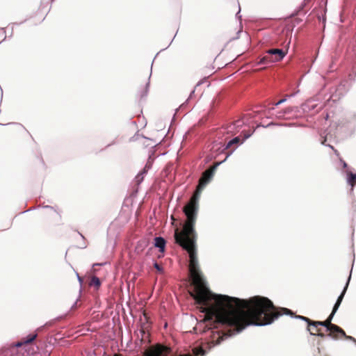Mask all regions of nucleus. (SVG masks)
Listing matches in <instances>:
<instances>
[{"mask_svg": "<svg viewBox=\"0 0 356 356\" xmlns=\"http://www.w3.org/2000/svg\"><path fill=\"white\" fill-rule=\"evenodd\" d=\"M25 128L19 123H10L5 129L4 131L6 134L10 136H17L24 131Z\"/></svg>", "mask_w": 356, "mask_h": 356, "instance_id": "7ed1b4c3", "label": "nucleus"}, {"mask_svg": "<svg viewBox=\"0 0 356 356\" xmlns=\"http://www.w3.org/2000/svg\"><path fill=\"white\" fill-rule=\"evenodd\" d=\"M269 53L273 55L274 60L276 62L280 61L287 54V50L280 49H270Z\"/></svg>", "mask_w": 356, "mask_h": 356, "instance_id": "423d86ee", "label": "nucleus"}, {"mask_svg": "<svg viewBox=\"0 0 356 356\" xmlns=\"http://www.w3.org/2000/svg\"><path fill=\"white\" fill-rule=\"evenodd\" d=\"M136 179H137V181L140 182V181L143 180V173H140L138 174L137 176H136Z\"/></svg>", "mask_w": 356, "mask_h": 356, "instance_id": "6ab92c4d", "label": "nucleus"}, {"mask_svg": "<svg viewBox=\"0 0 356 356\" xmlns=\"http://www.w3.org/2000/svg\"><path fill=\"white\" fill-rule=\"evenodd\" d=\"M348 282H347V283H346V286H345V287H344V289H343V290L342 293H341V295L338 297L337 300V302H336L335 305H334V312H337V309H338V308H339V307L340 306V305H341V302H342V300H343V296H344V295H345V293H346V289H347V288H348Z\"/></svg>", "mask_w": 356, "mask_h": 356, "instance_id": "1a4fd4ad", "label": "nucleus"}, {"mask_svg": "<svg viewBox=\"0 0 356 356\" xmlns=\"http://www.w3.org/2000/svg\"><path fill=\"white\" fill-rule=\"evenodd\" d=\"M296 318L301 319L308 324L309 326H323L326 328V330L328 331L334 325L332 324L330 319H326L324 321H314L311 320L310 318L303 316H296Z\"/></svg>", "mask_w": 356, "mask_h": 356, "instance_id": "f03ea898", "label": "nucleus"}, {"mask_svg": "<svg viewBox=\"0 0 356 356\" xmlns=\"http://www.w3.org/2000/svg\"><path fill=\"white\" fill-rule=\"evenodd\" d=\"M325 142H326V138H325V139L323 140V141L322 142V144H323V145H325Z\"/></svg>", "mask_w": 356, "mask_h": 356, "instance_id": "393cba45", "label": "nucleus"}, {"mask_svg": "<svg viewBox=\"0 0 356 356\" xmlns=\"http://www.w3.org/2000/svg\"><path fill=\"white\" fill-rule=\"evenodd\" d=\"M251 134H251V133H250V134H248V135H245V138H248L249 136H251Z\"/></svg>", "mask_w": 356, "mask_h": 356, "instance_id": "b1692460", "label": "nucleus"}, {"mask_svg": "<svg viewBox=\"0 0 356 356\" xmlns=\"http://www.w3.org/2000/svg\"><path fill=\"white\" fill-rule=\"evenodd\" d=\"M329 146L330 147V148H331L332 149H333V150H334V153H335L336 154H337V155L339 154L338 151H337V149H334V147L333 146H332V145H329Z\"/></svg>", "mask_w": 356, "mask_h": 356, "instance_id": "412c9836", "label": "nucleus"}, {"mask_svg": "<svg viewBox=\"0 0 356 356\" xmlns=\"http://www.w3.org/2000/svg\"><path fill=\"white\" fill-rule=\"evenodd\" d=\"M307 330L312 335H318L321 337H325V334L321 332V328L318 326H309L307 325Z\"/></svg>", "mask_w": 356, "mask_h": 356, "instance_id": "6e6552de", "label": "nucleus"}, {"mask_svg": "<svg viewBox=\"0 0 356 356\" xmlns=\"http://www.w3.org/2000/svg\"><path fill=\"white\" fill-rule=\"evenodd\" d=\"M155 246L160 249L161 252H163L165 245V241L162 237L155 238Z\"/></svg>", "mask_w": 356, "mask_h": 356, "instance_id": "9d476101", "label": "nucleus"}, {"mask_svg": "<svg viewBox=\"0 0 356 356\" xmlns=\"http://www.w3.org/2000/svg\"><path fill=\"white\" fill-rule=\"evenodd\" d=\"M327 332H329L326 336L330 337L334 339H339L346 336L343 330L335 324Z\"/></svg>", "mask_w": 356, "mask_h": 356, "instance_id": "20e7f679", "label": "nucleus"}, {"mask_svg": "<svg viewBox=\"0 0 356 356\" xmlns=\"http://www.w3.org/2000/svg\"><path fill=\"white\" fill-rule=\"evenodd\" d=\"M347 181L351 186V190L353 191L356 183V174L349 172L348 173Z\"/></svg>", "mask_w": 356, "mask_h": 356, "instance_id": "f8f14e48", "label": "nucleus"}, {"mask_svg": "<svg viewBox=\"0 0 356 356\" xmlns=\"http://www.w3.org/2000/svg\"><path fill=\"white\" fill-rule=\"evenodd\" d=\"M213 69H214V67H212V66H209V67H207L205 68H202L201 70H202V75H204L205 76H210L211 74H213Z\"/></svg>", "mask_w": 356, "mask_h": 356, "instance_id": "4468645a", "label": "nucleus"}, {"mask_svg": "<svg viewBox=\"0 0 356 356\" xmlns=\"http://www.w3.org/2000/svg\"><path fill=\"white\" fill-rule=\"evenodd\" d=\"M236 123L238 127L241 125V122L240 120L237 121Z\"/></svg>", "mask_w": 356, "mask_h": 356, "instance_id": "5701e85b", "label": "nucleus"}, {"mask_svg": "<svg viewBox=\"0 0 356 356\" xmlns=\"http://www.w3.org/2000/svg\"><path fill=\"white\" fill-rule=\"evenodd\" d=\"M216 165L206 170L199 180L196 191L184 207L186 220L181 232L176 228L175 239L189 254V273L193 290L189 291L198 305H202L205 315H293L291 310L277 308L268 298L254 296L248 300L239 299L225 295L213 294L207 286L199 269L195 243L197 234L195 224L198 211V201L204 187L211 181Z\"/></svg>", "mask_w": 356, "mask_h": 356, "instance_id": "f257e3e1", "label": "nucleus"}, {"mask_svg": "<svg viewBox=\"0 0 356 356\" xmlns=\"http://www.w3.org/2000/svg\"><path fill=\"white\" fill-rule=\"evenodd\" d=\"M154 267L160 273H162L163 270V268L157 263H154Z\"/></svg>", "mask_w": 356, "mask_h": 356, "instance_id": "f3484780", "label": "nucleus"}, {"mask_svg": "<svg viewBox=\"0 0 356 356\" xmlns=\"http://www.w3.org/2000/svg\"><path fill=\"white\" fill-rule=\"evenodd\" d=\"M171 218H172V220H175V219L173 216H172Z\"/></svg>", "mask_w": 356, "mask_h": 356, "instance_id": "bb28decb", "label": "nucleus"}, {"mask_svg": "<svg viewBox=\"0 0 356 356\" xmlns=\"http://www.w3.org/2000/svg\"><path fill=\"white\" fill-rule=\"evenodd\" d=\"M239 142H240L239 138L238 137H236V138H233L232 140H229L227 143V145L226 147L227 148L231 147L232 145L238 144Z\"/></svg>", "mask_w": 356, "mask_h": 356, "instance_id": "2eb2a0df", "label": "nucleus"}, {"mask_svg": "<svg viewBox=\"0 0 356 356\" xmlns=\"http://www.w3.org/2000/svg\"><path fill=\"white\" fill-rule=\"evenodd\" d=\"M36 334L29 335L27 337V339L24 341L25 343H31L36 337Z\"/></svg>", "mask_w": 356, "mask_h": 356, "instance_id": "dca6fc26", "label": "nucleus"}, {"mask_svg": "<svg viewBox=\"0 0 356 356\" xmlns=\"http://www.w3.org/2000/svg\"><path fill=\"white\" fill-rule=\"evenodd\" d=\"M343 166L344 167H346L347 166V164L346 163H343Z\"/></svg>", "mask_w": 356, "mask_h": 356, "instance_id": "cd10ccee", "label": "nucleus"}, {"mask_svg": "<svg viewBox=\"0 0 356 356\" xmlns=\"http://www.w3.org/2000/svg\"><path fill=\"white\" fill-rule=\"evenodd\" d=\"M343 337H346V339H350V340H352V341H355V339L353 337H350V336H346H346H343Z\"/></svg>", "mask_w": 356, "mask_h": 356, "instance_id": "aec40b11", "label": "nucleus"}, {"mask_svg": "<svg viewBox=\"0 0 356 356\" xmlns=\"http://www.w3.org/2000/svg\"><path fill=\"white\" fill-rule=\"evenodd\" d=\"M275 62L276 61L274 60L273 55H271V54L269 53V50H268L266 51V54L260 59L258 63L261 65H267Z\"/></svg>", "mask_w": 356, "mask_h": 356, "instance_id": "0eeeda50", "label": "nucleus"}, {"mask_svg": "<svg viewBox=\"0 0 356 356\" xmlns=\"http://www.w3.org/2000/svg\"><path fill=\"white\" fill-rule=\"evenodd\" d=\"M90 286H95L96 288H99L101 285V282H100V280L99 279L96 277V276H93L92 278H91V280L90 282Z\"/></svg>", "mask_w": 356, "mask_h": 356, "instance_id": "ddd939ff", "label": "nucleus"}, {"mask_svg": "<svg viewBox=\"0 0 356 356\" xmlns=\"http://www.w3.org/2000/svg\"><path fill=\"white\" fill-rule=\"evenodd\" d=\"M206 351L202 347H195L193 349V354L194 356H204ZM184 355L191 356L190 354H184ZM179 356H184L180 355Z\"/></svg>", "mask_w": 356, "mask_h": 356, "instance_id": "9b49d317", "label": "nucleus"}, {"mask_svg": "<svg viewBox=\"0 0 356 356\" xmlns=\"http://www.w3.org/2000/svg\"><path fill=\"white\" fill-rule=\"evenodd\" d=\"M284 101H285V99H283L280 100L279 102H277L275 104V106H277V105H279V104H282V102H284Z\"/></svg>", "mask_w": 356, "mask_h": 356, "instance_id": "4be33fe9", "label": "nucleus"}, {"mask_svg": "<svg viewBox=\"0 0 356 356\" xmlns=\"http://www.w3.org/2000/svg\"><path fill=\"white\" fill-rule=\"evenodd\" d=\"M337 312H334V308L333 307L332 309V311L331 312V314H330V316L327 318V319H330V321L332 322V320L335 314Z\"/></svg>", "mask_w": 356, "mask_h": 356, "instance_id": "a211bd4d", "label": "nucleus"}, {"mask_svg": "<svg viewBox=\"0 0 356 356\" xmlns=\"http://www.w3.org/2000/svg\"><path fill=\"white\" fill-rule=\"evenodd\" d=\"M113 356H122V355L120 354H115Z\"/></svg>", "mask_w": 356, "mask_h": 356, "instance_id": "a878e982", "label": "nucleus"}, {"mask_svg": "<svg viewBox=\"0 0 356 356\" xmlns=\"http://www.w3.org/2000/svg\"><path fill=\"white\" fill-rule=\"evenodd\" d=\"M45 219L50 223L58 225L61 221V217L60 214L55 210L50 209L45 214Z\"/></svg>", "mask_w": 356, "mask_h": 356, "instance_id": "39448f33", "label": "nucleus"}]
</instances>
